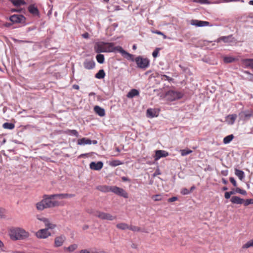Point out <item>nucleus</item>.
Masks as SVG:
<instances>
[{
	"label": "nucleus",
	"instance_id": "9d476101",
	"mask_svg": "<svg viewBox=\"0 0 253 253\" xmlns=\"http://www.w3.org/2000/svg\"><path fill=\"white\" fill-rule=\"evenodd\" d=\"M66 240V237L64 235L57 236L54 240V246L55 247H59L63 245Z\"/></svg>",
	"mask_w": 253,
	"mask_h": 253
},
{
	"label": "nucleus",
	"instance_id": "603ef678",
	"mask_svg": "<svg viewBox=\"0 0 253 253\" xmlns=\"http://www.w3.org/2000/svg\"><path fill=\"white\" fill-rule=\"evenodd\" d=\"M80 253H94V252L90 253L87 250H82L80 251Z\"/></svg>",
	"mask_w": 253,
	"mask_h": 253
},
{
	"label": "nucleus",
	"instance_id": "cd10ccee",
	"mask_svg": "<svg viewBox=\"0 0 253 253\" xmlns=\"http://www.w3.org/2000/svg\"><path fill=\"white\" fill-rule=\"evenodd\" d=\"M10 1L14 6H19L26 4V2L24 0H10Z\"/></svg>",
	"mask_w": 253,
	"mask_h": 253
},
{
	"label": "nucleus",
	"instance_id": "b1692460",
	"mask_svg": "<svg viewBox=\"0 0 253 253\" xmlns=\"http://www.w3.org/2000/svg\"><path fill=\"white\" fill-rule=\"evenodd\" d=\"M239 115L241 119L245 120L252 116V114L249 112H242L239 114Z\"/></svg>",
	"mask_w": 253,
	"mask_h": 253
},
{
	"label": "nucleus",
	"instance_id": "338daca9",
	"mask_svg": "<svg viewBox=\"0 0 253 253\" xmlns=\"http://www.w3.org/2000/svg\"><path fill=\"white\" fill-rule=\"evenodd\" d=\"M92 143L94 144H97V141L96 140H93L92 141Z\"/></svg>",
	"mask_w": 253,
	"mask_h": 253
},
{
	"label": "nucleus",
	"instance_id": "a211bd4d",
	"mask_svg": "<svg viewBox=\"0 0 253 253\" xmlns=\"http://www.w3.org/2000/svg\"><path fill=\"white\" fill-rule=\"evenodd\" d=\"M94 111L96 114L100 117H103L105 115L104 109L99 107V106H94Z\"/></svg>",
	"mask_w": 253,
	"mask_h": 253
},
{
	"label": "nucleus",
	"instance_id": "864d4df0",
	"mask_svg": "<svg viewBox=\"0 0 253 253\" xmlns=\"http://www.w3.org/2000/svg\"><path fill=\"white\" fill-rule=\"evenodd\" d=\"M83 37H84V38H85V39H87L88 38V36H89V34L88 33H84V34H83L82 35Z\"/></svg>",
	"mask_w": 253,
	"mask_h": 253
},
{
	"label": "nucleus",
	"instance_id": "f8f14e48",
	"mask_svg": "<svg viewBox=\"0 0 253 253\" xmlns=\"http://www.w3.org/2000/svg\"><path fill=\"white\" fill-rule=\"evenodd\" d=\"M169 156V153L164 150H157L155 152L154 159L155 161L159 160L162 157H166Z\"/></svg>",
	"mask_w": 253,
	"mask_h": 253
},
{
	"label": "nucleus",
	"instance_id": "f704fd0d",
	"mask_svg": "<svg viewBox=\"0 0 253 253\" xmlns=\"http://www.w3.org/2000/svg\"><path fill=\"white\" fill-rule=\"evenodd\" d=\"M251 247H253V239L248 241L245 244H244L242 248L243 249H248Z\"/></svg>",
	"mask_w": 253,
	"mask_h": 253
},
{
	"label": "nucleus",
	"instance_id": "bb28decb",
	"mask_svg": "<svg viewBox=\"0 0 253 253\" xmlns=\"http://www.w3.org/2000/svg\"><path fill=\"white\" fill-rule=\"evenodd\" d=\"M243 62L246 66L253 69V59H245L243 60Z\"/></svg>",
	"mask_w": 253,
	"mask_h": 253
},
{
	"label": "nucleus",
	"instance_id": "37998d69",
	"mask_svg": "<svg viewBox=\"0 0 253 253\" xmlns=\"http://www.w3.org/2000/svg\"><path fill=\"white\" fill-rule=\"evenodd\" d=\"M236 192L237 193H240V194H241L242 195H246L247 194V192L245 190H243V189H241L239 188H237L236 189Z\"/></svg>",
	"mask_w": 253,
	"mask_h": 253
},
{
	"label": "nucleus",
	"instance_id": "a878e982",
	"mask_svg": "<svg viewBox=\"0 0 253 253\" xmlns=\"http://www.w3.org/2000/svg\"><path fill=\"white\" fill-rule=\"evenodd\" d=\"M116 227L117 228L119 229L124 230L126 229H128V228H129V225H128L126 223L121 222L118 223L116 225Z\"/></svg>",
	"mask_w": 253,
	"mask_h": 253
},
{
	"label": "nucleus",
	"instance_id": "49530a36",
	"mask_svg": "<svg viewBox=\"0 0 253 253\" xmlns=\"http://www.w3.org/2000/svg\"><path fill=\"white\" fill-rule=\"evenodd\" d=\"M190 193V191L186 188H183L181 190V193L183 195H187Z\"/></svg>",
	"mask_w": 253,
	"mask_h": 253
},
{
	"label": "nucleus",
	"instance_id": "c9c22d12",
	"mask_svg": "<svg viewBox=\"0 0 253 253\" xmlns=\"http://www.w3.org/2000/svg\"><path fill=\"white\" fill-rule=\"evenodd\" d=\"M181 155L184 156L187 155L192 152V151L189 149H182L180 151Z\"/></svg>",
	"mask_w": 253,
	"mask_h": 253
},
{
	"label": "nucleus",
	"instance_id": "7ed1b4c3",
	"mask_svg": "<svg viewBox=\"0 0 253 253\" xmlns=\"http://www.w3.org/2000/svg\"><path fill=\"white\" fill-rule=\"evenodd\" d=\"M9 236L13 240H23L29 236V233L21 228H12L9 231Z\"/></svg>",
	"mask_w": 253,
	"mask_h": 253
},
{
	"label": "nucleus",
	"instance_id": "0eeeda50",
	"mask_svg": "<svg viewBox=\"0 0 253 253\" xmlns=\"http://www.w3.org/2000/svg\"><path fill=\"white\" fill-rule=\"evenodd\" d=\"M135 62L140 68L145 69L148 67L149 65V61L147 58H144L139 56L136 58Z\"/></svg>",
	"mask_w": 253,
	"mask_h": 253
},
{
	"label": "nucleus",
	"instance_id": "0e129e2a",
	"mask_svg": "<svg viewBox=\"0 0 253 253\" xmlns=\"http://www.w3.org/2000/svg\"><path fill=\"white\" fill-rule=\"evenodd\" d=\"M132 49L135 50L136 49V45L135 44H134L132 46Z\"/></svg>",
	"mask_w": 253,
	"mask_h": 253
},
{
	"label": "nucleus",
	"instance_id": "13d9d810",
	"mask_svg": "<svg viewBox=\"0 0 253 253\" xmlns=\"http://www.w3.org/2000/svg\"><path fill=\"white\" fill-rule=\"evenodd\" d=\"M222 181L223 183L224 184H227L228 183L227 181L224 178L222 179Z\"/></svg>",
	"mask_w": 253,
	"mask_h": 253
},
{
	"label": "nucleus",
	"instance_id": "5701e85b",
	"mask_svg": "<svg viewBox=\"0 0 253 253\" xmlns=\"http://www.w3.org/2000/svg\"><path fill=\"white\" fill-rule=\"evenodd\" d=\"M28 11L32 14L34 15H38L39 13V10L38 8L35 6L34 5H30L28 7Z\"/></svg>",
	"mask_w": 253,
	"mask_h": 253
},
{
	"label": "nucleus",
	"instance_id": "3c124183",
	"mask_svg": "<svg viewBox=\"0 0 253 253\" xmlns=\"http://www.w3.org/2000/svg\"><path fill=\"white\" fill-rule=\"evenodd\" d=\"M162 77L163 78L162 79H163L164 78H165V80L171 81L172 80L171 78L165 75H162Z\"/></svg>",
	"mask_w": 253,
	"mask_h": 253
},
{
	"label": "nucleus",
	"instance_id": "5fc2aeb1",
	"mask_svg": "<svg viewBox=\"0 0 253 253\" xmlns=\"http://www.w3.org/2000/svg\"><path fill=\"white\" fill-rule=\"evenodd\" d=\"M154 33H155L156 34H158V35H163V33L162 32H161V31H158V30H156L155 31H154L153 32Z\"/></svg>",
	"mask_w": 253,
	"mask_h": 253
},
{
	"label": "nucleus",
	"instance_id": "6ab92c4d",
	"mask_svg": "<svg viewBox=\"0 0 253 253\" xmlns=\"http://www.w3.org/2000/svg\"><path fill=\"white\" fill-rule=\"evenodd\" d=\"M92 143V141L87 138L84 137L81 139H79L78 140L77 144L79 145H83L85 144H91Z\"/></svg>",
	"mask_w": 253,
	"mask_h": 253
},
{
	"label": "nucleus",
	"instance_id": "423d86ee",
	"mask_svg": "<svg viewBox=\"0 0 253 253\" xmlns=\"http://www.w3.org/2000/svg\"><path fill=\"white\" fill-rule=\"evenodd\" d=\"M94 215L103 220H113L117 218L116 216H113L109 213L104 212L100 211H97L94 213Z\"/></svg>",
	"mask_w": 253,
	"mask_h": 253
},
{
	"label": "nucleus",
	"instance_id": "09e8293b",
	"mask_svg": "<svg viewBox=\"0 0 253 253\" xmlns=\"http://www.w3.org/2000/svg\"><path fill=\"white\" fill-rule=\"evenodd\" d=\"M177 200V198L176 197H172L168 199V202H173L176 201Z\"/></svg>",
	"mask_w": 253,
	"mask_h": 253
},
{
	"label": "nucleus",
	"instance_id": "ddd939ff",
	"mask_svg": "<svg viewBox=\"0 0 253 253\" xmlns=\"http://www.w3.org/2000/svg\"><path fill=\"white\" fill-rule=\"evenodd\" d=\"M103 164L100 161L98 162L97 163L92 162L89 164L90 169L95 170H100L103 168Z\"/></svg>",
	"mask_w": 253,
	"mask_h": 253
},
{
	"label": "nucleus",
	"instance_id": "c03bdc74",
	"mask_svg": "<svg viewBox=\"0 0 253 253\" xmlns=\"http://www.w3.org/2000/svg\"><path fill=\"white\" fill-rule=\"evenodd\" d=\"M234 194V193L232 191L226 192L225 193L224 197L226 199H228L230 198L231 195Z\"/></svg>",
	"mask_w": 253,
	"mask_h": 253
},
{
	"label": "nucleus",
	"instance_id": "6e6552de",
	"mask_svg": "<svg viewBox=\"0 0 253 253\" xmlns=\"http://www.w3.org/2000/svg\"><path fill=\"white\" fill-rule=\"evenodd\" d=\"M111 192L125 198H128L127 193L123 188L116 186H112Z\"/></svg>",
	"mask_w": 253,
	"mask_h": 253
},
{
	"label": "nucleus",
	"instance_id": "4c0bfd02",
	"mask_svg": "<svg viewBox=\"0 0 253 253\" xmlns=\"http://www.w3.org/2000/svg\"><path fill=\"white\" fill-rule=\"evenodd\" d=\"M77 247H78L77 245L73 244V245L70 246L68 248H66L65 250L68 251L69 252H73L76 249H77Z\"/></svg>",
	"mask_w": 253,
	"mask_h": 253
},
{
	"label": "nucleus",
	"instance_id": "2eb2a0df",
	"mask_svg": "<svg viewBox=\"0 0 253 253\" xmlns=\"http://www.w3.org/2000/svg\"><path fill=\"white\" fill-rule=\"evenodd\" d=\"M159 115V111L156 109H148L147 110V116L149 118L157 117Z\"/></svg>",
	"mask_w": 253,
	"mask_h": 253
},
{
	"label": "nucleus",
	"instance_id": "4468645a",
	"mask_svg": "<svg viewBox=\"0 0 253 253\" xmlns=\"http://www.w3.org/2000/svg\"><path fill=\"white\" fill-rule=\"evenodd\" d=\"M74 196H75L74 194H68V193L57 194L52 195V197H53L54 199L55 198H58L60 199L71 198L74 197Z\"/></svg>",
	"mask_w": 253,
	"mask_h": 253
},
{
	"label": "nucleus",
	"instance_id": "dca6fc26",
	"mask_svg": "<svg viewBox=\"0 0 253 253\" xmlns=\"http://www.w3.org/2000/svg\"><path fill=\"white\" fill-rule=\"evenodd\" d=\"M111 188L112 186L107 185H98L96 188L97 190L104 193L111 192Z\"/></svg>",
	"mask_w": 253,
	"mask_h": 253
},
{
	"label": "nucleus",
	"instance_id": "58836bf2",
	"mask_svg": "<svg viewBox=\"0 0 253 253\" xmlns=\"http://www.w3.org/2000/svg\"><path fill=\"white\" fill-rule=\"evenodd\" d=\"M128 229L135 232H139L141 231V228L139 227L132 225L129 226Z\"/></svg>",
	"mask_w": 253,
	"mask_h": 253
},
{
	"label": "nucleus",
	"instance_id": "aec40b11",
	"mask_svg": "<svg viewBox=\"0 0 253 253\" xmlns=\"http://www.w3.org/2000/svg\"><path fill=\"white\" fill-rule=\"evenodd\" d=\"M230 201L232 203L236 204H242L244 202V200L243 199L238 196L232 197Z\"/></svg>",
	"mask_w": 253,
	"mask_h": 253
},
{
	"label": "nucleus",
	"instance_id": "c85d7f7f",
	"mask_svg": "<svg viewBox=\"0 0 253 253\" xmlns=\"http://www.w3.org/2000/svg\"><path fill=\"white\" fill-rule=\"evenodd\" d=\"M105 73L104 71L102 69L100 70L95 75V77L96 78L98 79H102L105 77Z\"/></svg>",
	"mask_w": 253,
	"mask_h": 253
},
{
	"label": "nucleus",
	"instance_id": "c756f323",
	"mask_svg": "<svg viewBox=\"0 0 253 253\" xmlns=\"http://www.w3.org/2000/svg\"><path fill=\"white\" fill-rule=\"evenodd\" d=\"M2 127L5 129H12L14 128L15 126L12 123H5L2 125Z\"/></svg>",
	"mask_w": 253,
	"mask_h": 253
},
{
	"label": "nucleus",
	"instance_id": "a19ab883",
	"mask_svg": "<svg viewBox=\"0 0 253 253\" xmlns=\"http://www.w3.org/2000/svg\"><path fill=\"white\" fill-rule=\"evenodd\" d=\"M235 60V59L232 57H225L224 58V61L226 63H231Z\"/></svg>",
	"mask_w": 253,
	"mask_h": 253
},
{
	"label": "nucleus",
	"instance_id": "680f3d73",
	"mask_svg": "<svg viewBox=\"0 0 253 253\" xmlns=\"http://www.w3.org/2000/svg\"><path fill=\"white\" fill-rule=\"evenodd\" d=\"M12 12H17L19 11V10L16 9H12L11 10Z\"/></svg>",
	"mask_w": 253,
	"mask_h": 253
},
{
	"label": "nucleus",
	"instance_id": "72a5a7b5",
	"mask_svg": "<svg viewBox=\"0 0 253 253\" xmlns=\"http://www.w3.org/2000/svg\"><path fill=\"white\" fill-rule=\"evenodd\" d=\"M123 163L121 162L119 160H113L110 162L109 165L112 167H116L122 165Z\"/></svg>",
	"mask_w": 253,
	"mask_h": 253
},
{
	"label": "nucleus",
	"instance_id": "20e7f679",
	"mask_svg": "<svg viewBox=\"0 0 253 253\" xmlns=\"http://www.w3.org/2000/svg\"><path fill=\"white\" fill-rule=\"evenodd\" d=\"M44 224L46 228L41 229L36 233V236L39 238H46L50 235V233L48 231V229H53L55 227V224L50 223L48 219L45 218H39Z\"/></svg>",
	"mask_w": 253,
	"mask_h": 253
},
{
	"label": "nucleus",
	"instance_id": "f03ea898",
	"mask_svg": "<svg viewBox=\"0 0 253 253\" xmlns=\"http://www.w3.org/2000/svg\"><path fill=\"white\" fill-rule=\"evenodd\" d=\"M54 199L52 195H45L43 199L40 202L37 204V208L39 210H43L45 208L58 207L60 205V203Z\"/></svg>",
	"mask_w": 253,
	"mask_h": 253
},
{
	"label": "nucleus",
	"instance_id": "e433bc0d",
	"mask_svg": "<svg viewBox=\"0 0 253 253\" xmlns=\"http://www.w3.org/2000/svg\"><path fill=\"white\" fill-rule=\"evenodd\" d=\"M152 199L155 201H160L162 200V195L161 194H157L152 196Z\"/></svg>",
	"mask_w": 253,
	"mask_h": 253
},
{
	"label": "nucleus",
	"instance_id": "e2e57ef3",
	"mask_svg": "<svg viewBox=\"0 0 253 253\" xmlns=\"http://www.w3.org/2000/svg\"><path fill=\"white\" fill-rule=\"evenodd\" d=\"M122 179L123 181H125L127 180V178L126 177H123Z\"/></svg>",
	"mask_w": 253,
	"mask_h": 253
},
{
	"label": "nucleus",
	"instance_id": "6e6d98bb",
	"mask_svg": "<svg viewBox=\"0 0 253 253\" xmlns=\"http://www.w3.org/2000/svg\"><path fill=\"white\" fill-rule=\"evenodd\" d=\"M73 88L74 89L78 90V89H79L80 87H79V86L78 84H74L73 85Z\"/></svg>",
	"mask_w": 253,
	"mask_h": 253
},
{
	"label": "nucleus",
	"instance_id": "052dcab7",
	"mask_svg": "<svg viewBox=\"0 0 253 253\" xmlns=\"http://www.w3.org/2000/svg\"><path fill=\"white\" fill-rule=\"evenodd\" d=\"M87 212L89 213V214H93V211L92 210H87Z\"/></svg>",
	"mask_w": 253,
	"mask_h": 253
},
{
	"label": "nucleus",
	"instance_id": "f257e3e1",
	"mask_svg": "<svg viewBox=\"0 0 253 253\" xmlns=\"http://www.w3.org/2000/svg\"><path fill=\"white\" fill-rule=\"evenodd\" d=\"M94 50L96 53L118 52L127 59L132 57V55L126 51L121 46H115L112 42H97L95 44Z\"/></svg>",
	"mask_w": 253,
	"mask_h": 253
},
{
	"label": "nucleus",
	"instance_id": "ea45409f",
	"mask_svg": "<svg viewBox=\"0 0 253 253\" xmlns=\"http://www.w3.org/2000/svg\"><path fill=\"white\" fill-rule=\"evenodd\" d=\"M244 206H247L250 204H253V199L244 200L243 203Z\"/></svg>",
	"mask_w": 253,
	"mask_h": 253
},
{
	"label": "nucleus",
	"instance_id": "7c9ffc66",
	"mask_svg": "<svg viewBox=\"0 0 253 253\" xmlns=\"http://www.w3.org/2000/svg\"><path fill=\"white\" fill-rule=\"evenodd\" d=\"M65 133L69 135H72L78 137L79 136L78 132L75 129H67L65 131Z\"/></svg>",
	"mask_w": 253,
	"mask_h": 253
},
{
	"label": "nucleus",
	"instance_id": "473e14b6",
	"mask_svg": "<svg viewBox=\"0 0 253 253\" xmlns=\"http://www.w3.org/2000/svg\"><path fill=\"white\" fill-rule=\"evenodd\" d=\"M97 62L100 64H102L104 61V56L103 54H99L96 56Z\"/></svg>",
	"mask_w": 253,
	"mask_h": 253
},
{
	"label": "nucleus",
	"instance_id": "79ce46f5",
	"mask_svg": "<svg viewBox=\"0 0 253 253\" xmlns=\"http://www.w3.org/2000/svg\"><path fill=\"white\" fill-rule=\"evenodd\" d=\"M230 38L229 36L228 37H221L217 40V42H219L221 41H223L224 42H228V40Z\"/></svg>",
	"mask_w": 253,
	"mask_h": 253
},
{
	"label": "nucleus",
	"instance_id": "4be33fe9",
	"mask_svg": "<svg viewBox=\"0 0 253 253\" xmlns=\"http://www.w3.org/2000/svg\"><path fill=\"white\" fill-rule=\"evenodd\" d=\"M237 117V116L236 114L229 115L226 117V120L229 124L233 125Z\"/></svg>",
	"mask_w": 253,
	"mask_h": 253
},
{
	"label": "nucleus",
	"instance_id": "1a4fd4ad",
	"mask_svg": "<svg viewBox=\"0 0 253 253\" xmlns=\"http://www.w3.org/2000/svg\"><path fill=\"white\" fill-rule=\"evenodd\" d=\"M190 23L191 25L196 27H204L210 25V23L208 21H200L195 19L191 20Z\"/></svg>",
	"mask_w": 253,
	"mask_h": 253
},
{
	"label": "nucleus",
	"instance_id": "bf43d9fd",
	"mask_svg": "<svg viewBox=\"0 0 253 253\" xmlns=\"http://www.w3.org/2000/svg\"><path fill=\"white\" fill-rule=\"evenodd\" d=\"M225 2H231V1H238L239 0H224Z\"/></svg>",
	"mask_w": 253,
	"mask_h": 253
},
{
	"label": "nucleus",
	"instance_id": "2f4dec72",
	"mask_svg": "<svg viewBox=\"0 0 253 253\" xmlns=\"http://www.w3.org/2000/svg\"><path fill=\"white\" fill-rule=\"evenodd\" d=\"M233 138H234V136L233 134L229 135L224 138L223 143L224 144H228V143H230L232 140Z\"/></svg>",
	"mask_w": 253,
	"mask_h": 253
},
{
	"label": "nucleus",
	"instance_id": "774afa93",
	"mask_svg": "<svg viewBox=\"0 0 253 253\" xmlns=\"http://www.w3.org/2000/svg\"><path fill=\"white\" fill-rule=\"evenodd\" d=\"M222 189H223V190H224V191L227 190V187H223Z\"/></svg>",
	"mask_w": 253,
	"mask_h": 253
},
{
	"label": "nucleus",
	"instance_id": "69168bd1",
	"mask_svg": "<svg viewBox=\"0 0 253 253\" xmlns=\"http://www.w3.org/2000/svg\"><path fill=\"white\" fill-rule=\"evenodd\" d=\"M3 246L2 242L0 240V248Z\"/></svg>",
	"mask_w": 253,
	"mask_h": 253
},
{
	"label": "nucleus",
	"instance_id": "de8ad7c7",
	"mask_svg": "<svg viewBox=\"0 0 253 253\" xmlns=\"http://www.w3.org/2000/svg\"><path fill=\"white\" fill-rule=\"evenodd\" d=\"M230 181L235 187L237 186L236 181L233 177H230Z\"/></svg>",
	"mask_w": 253,
	"mask_h": 253
},
{
	"label": "nucleus",
	"instance_id": "412c9836",
	"mask_svg": "<svg viewBox=\"0 0 253 253\" xmlns=\"http://www.w3.org/2000/svg\"><path fill=\"white\" fill-rule=\"evenodd\" d=\"M139 94V92L137 89H132L127 94L126 97L129 98H132L134 96H138Z\"/></svg>",
	"mask_w": 253,
	"mask_h": 253
},
{
	"label": "nucleus",
	"instance_id": "8fccbe9b",
	"mask_svg": "<svg viewBox=\"0 0 253 253\" xmlns=\"http://www.w3.org/2000/svg\"><path fill=\"white\" fill-rule=\"evenodd\" d=\"M5 210L2 208H0V217H1L4 214Z\"/></svg>",
	"mask_w": 253,
	"mask_h": 253
},
{
	"label": "nucleus",
	"instance_id": "f3484780",
	"mask_svg": "<svg viewBox=\"0 0 253 253\" xmlns=\"http://www.w3.org/2000/svg\"><path fill=\"white\" fill-rule=\"evenodd\" d=\"M84 66L86 69H92L95 67V63L92 60H86L84 62Z\"/></svg>",
	"mask_w": 253,
	"mask_h": 253
},
{
	"label": "nucleus",
	"instance_id": "393cba45",
	"mask_svg": "<svg viewBox=\"0 0 253 253\" xmlns=\"http://www.w3.org/2000/svg\"><path fill=\"white\" fill-rule=\"evenodd\" d=\"M235 174L241 180H242L245 177L244 171L237 169H235Z\"/></svg>",
	"mask_w": 253,
	"mask_h": 253
},
{
	"label": "nucleus",
	"instance_id": "a18cd8bd",
	"mask_svg": "<svg viewBox=\"0 0 253 253\" xmlns=\"http://www.w3.org/2000/svg\"><path fill=\"white\" fill-rule=\"evenodd\" d=\"M160 48H157L155 49V50L152 53V55L153 56V57L154 58H156L157 57L158 55V53H159V50H160Z\"/></svg>",
	"mask_w": 253,
	"mask_h": 253
},
{
	"label": "nucleus",
	"instance_id": "39448f33",
	"mask_svg": "<svg viewBox=\"0 0 253 253\" xmlns=\"http://www.w3.org/2000/svg\"><path fill=\"white\" fill-rule=\"evenodd\" d=\"M183 96V93L181 92L172 90L168 91L166 94V99L169 101L181 99Z\"/></svg>",
	"mask_w": 253,
	"mask_h": 253
},
{
	"label": "nucleus",
	"instance_id": "9b49d317",
	"mask_svg": "<svg viewBox=\"0 0 253 253\" xmlns=\"http://www.w3.org/2000/svg\"><path fill=\"white\" fill-rule=\"evenodd\" d=\"M25 19L24 16L21 15H13L9 17V20L12 23H19L22 22Z\"/></svg>",
	"mask_w": 253,
	"mask_h": 253
},
{
	"label": "nucleus",
	"instance_id": "4d7b16f0",
	"mask_svg": "<svg viewBox=\"0 0 253 253\" xmlns=\"http://www.w3.org/2000/svg\"><path fill=\"white\" fill-rule=\"evenodd\" d=\"M3 25L5 27H10V26H11L12 25V24L11 23H6L4 24H3Z\"/></svg>",
	"mask_w": 253,
	"mask_h": 253
}]
</instances>
